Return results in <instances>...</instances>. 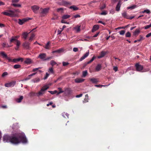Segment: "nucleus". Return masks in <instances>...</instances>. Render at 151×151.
<instances>
[{
  "label": "nucleus",
  "mask_w": 151,
  "mask_h": 151,
  "mask_svg": "<svg viewBox=\"0 0 151 151\" xmlns=\"http://www.w3.org/2000/svg\"><path fill=\"white\" fill-rule=\"evenodd\" d=\"M3 141L4 142H10L14 144H18L21 142L26 143L27 140L24 134L15 133L9 136L5 135L3 138Z\"/></svg>",
  "instance_id": "f257e3e1"
},
{
  "label": "nucleus",
  "mask_w": 151,
  "mask_h": 151,
  "mask_svg": "<svg viewBox=\"0 0 151 151\" xmlns=\"http://www.w3.org/2000/svg\"><path fill=\"white\" fill-rule=\"evenodd\" d=\"M19 12V11L18 9H14V10H8L2 13L3 14L10 17H16L17 16V14L15 12Z\"/></svg>",
  "instance_id": "f03ea898"
},
{
  "label": "nucleus",
  "mask_w": 151,
  "mask_h": 151,
  "mask_svg": "<svg viewBox=\"0 0 151 151\" xmlns=\"http://www.w3.org/2000/svg\"><path fill=\"white\" fill-rule=\"evenodd\" d=\"M56 3L60 6H66L71 5V2L66 1L64 0H55Z\"/></svg>",
  "instance_id": "7ed1b4c3"
},
{
  "label": "nucleus",
  "mask_w": 151,
  "mask_h": 151,
  "mask_svg": "<svg viewBox=\"0 0 151 151\" xmlns=\"http://www.w3.org/2000/svg\"><path fill=\"white\" fill-rule=\"evenodd\" d=\"M49 88V87L47 86H43L41 89L40 91L37 93V96H39L45 93L44 91L47 90Z\"/></svg>",
  "instance_id": "20e7f679"
},
{
  "label": "nucleus",
  "mask_w": 151,
  "mask_h": 151,
  "mask_svg": "<svg viewBox=\"0 0 151 151\" xmlns=\"http://www.w3.org/2000/svg\"><path fill=\"white\" fill-rule=\"evenodd\" d=\"M135 67L136 68V70L139 72H141L143 69V66L138 63H137L135 65Z\"/></svg>",
  "instance_id": "39448f33"
},
{
  "label": "nucleus",
  "mask_w": 151,
  "mask_h": 151,
  "mask_svg": "<svg viewBox=\"0 0 151 151\" xmlns=\"http://www.w3.org/2000/svg\"><path fill=\"white\" fill-rule=\"evenodd\" d=\"M14 41H15L16 42V43L15 44L16 45L17 47H19L20 45L21 44L20 42L17 39H16L13 37H12V39L10 40V42H13Z\"/></svg>",
  "instance_id": "423d86ee"
},
{
  "label": "nucleus",
  "mask_w": 151,
  "mask_h": 151,
  "mask_svg": "<svg viewBox=\"0 0 151 151\" xmlns=\"http://www.w3.org/2000/svg\"><path fill=\"white\" fill-rule=\"evenodd\" d=\"M122 15L124 18L130 19H132L134 18V16L130 17L127 15L126 12H124L122 13Z\"/></svg>",
  "instance_id": "0eeeda50"
},
{
  "label": "nucleus",
  "mask_w": 151,
  "mask_h": 151,
  "mask_svg": "<svg viewBox=\"0 0 151 151\" xmlns=\"http://www.w3.org/2000/svg\"><path fill=\"white\" fill-rule=\"evenodd\" d=\"M30 43L29 42H25L22 44L23 47L26 49H29L30 48Z\"/></svg>",
  "instance_id": "6e6552de"
},
{
  "label": "nucleus",
  "mask_w": 151,
  "mask_h": 151,
  "mask_svg": "<svg viewBox=\"0 0 151 151\" xmlns=\"http://www.w3.org/2000/svg\"><path fill=\"white\" fill-rule=\"evenodd\" d=\"M46 57V55L45 53H40L38 56V58L43 60H45Z\"/></svg>",
  "instance_id": "1a4fd4ad"
},
{
  "label": "nucleus",
  "mask_w": 151,
  "mask_h": 151,
  "mask_svg": "<svg viewBox=\"0 0 151 151\" xmlns=\"http://www.w3.org/2000/svg\"><path fill=\"white\" fill-rule=\"evenodd\" d=\"M39 7L36 5H34L31 7V9L33 12L36 14L37 13V11L39 9Z\"/></svg>",
  "instance_id": "9d476101"
},
{
  "label": "nucleus",
  "mask_w": 151,
  "mask_h": 151,
  "mask_svg": "<svg viewBox=\"0 0 151 151\" xmlns=\"http://www.w3.org/2000/svg\"><path fill=\"white\" fill-rule=\"evenodd\" d=\"M122 4V1L121 0H119V1L118 3L117 4L116 8V10L117 11H119L120 10V7L121 6V5Z\"/></svg>",
  "instance_id": "9b49d317"
},
{
  "label": "nucleus",
  "mask_w": 151,
  "mask_h": 151,
  "mask_svg": "<svg viewBox=\"0 0 151 151\" xmlns=\"http://www.w3.org/2000/svg\"><path fill=\"white\" fill-rule=\"evenodd\" d=\"M18 20L19 24L20 25H22L25 22L27 21V20L25 19H18Z\"/></svg>",
  "instance_id": "f8f14e48"
},
{
  "label": "nucleus",
  "mask_w": 151,
  "mask_h": 151,
  "mask_svg": "<svg viewBox=\"0 0 151 151\" xmlns=\"http://www.w3.org/2000/svg\"><path fill=\"white\" fill-rule=\"evenodd\" d=\"M106 52L105 51H102L101 52L99 55L98 56V58L100 59L104 57L106 54Z\"/></svg>",
  "instance_id": "ddd939ff"
},
{
  "label": "nucleus",
  "mask_w": 151,
  "mask_h": 151,
  "mask_svg": "<svg viewBox=\"0 0 151 151\" xmlns=\"http://www.w3.org/2000/svg\"><path fill=\"white\" fill-rule=\"evenodd\" d=\"M64 92L66 95H69L72 93V91L70 88H67L65 91Z\"/></svg>",
  "instance_id": "4468645a"
},
{
  "label": "nucleus",
  "mask_w": 151,
  "mask_h": 151,
  "mask_svg": "<svg viewBox=\"0 0 151 151\" xmlns=\"http://www.w3.org/2000/svg\"><path fill=\"white\" fill-rule=\"evenodd\" d=\"M85 80V79L81 78H77L75 80V82L78 83H80L83 82Z\"/></svg>",
  "instance_id": "2eb2a0df"
},
{
  "label": "nucleus",
  "mask_w": 151,
  "mask_h": 151,
  "mask_svg": "<svg viewBox=\"0 0 151 151\" xmlns=\"http://www.w3.org/2000/svg\"><path fill=\"white\" fill-rule=\"evenodd\" d=\"M89 52H86L83 56H82L80 59V61H81L86 58L89 55Z\"/></svg>",
  "instance_id": "dca6fc26"
},
{
  "label": "nucleus",
  "mask_w": 151,
  "mask_h": 151,
  "mask_svg": "<svg viewBox=\"0 0 151 151\" xmlns=\"http://www.w3.org/2000/svg\"><path fill=\"white\" fill-rule=\"evenodd\" d=\"M40 9L42 10V12H41V13L43 14H46L48 12L49 10V8H46L44 9H42L41 8Z\"/></svg>",
  "instance_id": "f3484780"
},
{
  "label": "nucleus",
  "mask_w": 151,
  "mask_h": 151,
  "mask_svg": "<svg viewBox=\"0 0 151 151\" xmlns=\"http://www.w3.org/2000/svg\"><path fill=\"white\" fill-rule=\"evenodd\" d=\"M32 61L29 58H26L24 61V62L25 63L29 64L32 63Z\"/></svg>",
  "instance_id": "a211bd4d"
},
{
  "label": "nucleus",
  "mask_w": 151,
  "mask_h": 151,
  "mask_svg": "<svg viewBox=\"0 0 151 151\" xmlns=\"http://www.w3.org/2000/svg\"><path fill=\"white\" fill-rule=\"evenodd\" d=\"M101 65L100 64H98L95 68L96 71H100L101 69Z\"/></svg>",
  "instance_id": "6ab92c4d"
},
{
  "label": "nucleus",
  "mask_w": 151,
  "mask_h": 151,
  "mask_svg": "<svg viewBox=\"0 0 151 151\" xmlns=\"http://www.w3.org/2000/svg\"><path fill=\"white\" fill-rule=\"evenodd\" d=\"M140 32V30L138 29H136L134 32L133 35L135 36H137L138 35Z\"/></svg>",
  "instance_id": "aec40b11"
},
{
  "label": "nucleus",
  "mask_w": 151,
  "mask_h": 151,
  "mask_svg": "<svg viewBox=\"0 0 151 151\" xmlns=\"http://www.w3.org/2000/svg\"><path fill=\"white\" fill-rule=\"evenodd\" d=\"M0 55L4 58H6V59L8 57L7 55L3 51H2L0 52Z\"/></svg>",
  "instance_id": "412c9836"
},
{
  "label": "nucleus",
  "mask_w": 151,
  "mask_h": 151,
  "mask_svg": "<svg viewBox=\"0 0 151 151\" xmlns=\"http://www.w3.org/2000/svg\"><path fill=\"white\" fill-rule=\"evenodd\" d=\"M99 26L98 25H94L92 31V32H94L96 31L99 28Z\"/></svg>",
  "instance_id": "4be33fe9"
},
{
  "label": "nucleus",
  "mask_w": 151,
  "mask_h": 151,
  "mask_svg": "<svg viewBox=\"0 0 151 151\" xmlns=\"http://www.w3.org/2000/svg\"><path fill=\"white\" fill-rule=\"evenodd\" d=\"M23 59L22 58H19L18 59H14L12 60V62L14 63H16L17 62H19L20 60H21V62L23 61Z\"/></svg>",
  "instance_id": "5701e85b"
},
{
  "label": "nucleus",
  "mask_w": 151,
  "mask_h": 151,
  "mask_svg": "<svg viewBox=\"0 0 151 151\" xmlns=\"http://www.w3.org/2000/svg\"><path fill=\"white\" fill-rule=\"evenodd\" d=\"M90 81L93 83H97L98 82L97 79L94 78H91Z\"/></svg>",
  "instance_id": "b1692460"
},
{
  "label": "nucleus",
  "mask_w": 151,
  "mask_h": 151,
  "mask_svg": "<svg viewBox=\"0 0 151 151\" xmlns=\"http://www.w3.org/2000/svg\"><path fill=\"white\" fill-rule=\"evenodd\" d=\"M30 32L28 33L27 32H24L22 34L23 36V38H24L25 40H26L27 38L28 34Z\"/></svg>",
  "instance_id": "393cba45"
},
{
  "label": "nucleus",
  "mask_w": 151,
  "mask_h": 151,
  "mask_svg": "<svg viewBox=\"0 0 151 151\" xmlns=\"http://www.w3.org/2000/svg\"><path fill=\"white\" fill-rule=\"evenodd\" d=\"M63 51V49H60L58 50H57L55 51H54L52 52V53H60Z\"/></svg>",
  "instance_id": "a878e982"
},
{
  "label": "nucleus",
  "mask_w": 151,
  "mask_h": 151,
  "mask_svg": "<svg viewBox=\"0 0 151 151\" xmlns=\"http://www.w3.org/2000/svg\"><path fill=\"white\" fill-rule=\"evenodd\" d=\"M11 5L15 7H21V5L15 3H12L11 4Z\"/></svg>",
  "instance_id": "bb28decb"
},
{
  "label": "nucleus",
  "mask_w": 151,
  "mask_h": 151,
  "mask_svg": "<svg viewBox=\"0 0 151 151\" xmlns=\"http://www.w3.org/2000/svg\"><path fill=\"white\" fill-rule=\"evenodd\" d=\"M23 97L22 96H20L19 98L16 99V101L18 103H20L23 99Z\"/></svg>",
  "instance_id": "cd10ccee"
},
{
  "label": "nucleus",
  "mask_w": 151,
  "mask_h": 151,
  "mask_svg": "<svg viewBox=\"0 0 151 151\" xmlns=\"http://www.w3.org/2000/svg\"><path fill=\"white\" fill-rule=\"evenodd\" d=\"M70 9H73L74 10H78V8L75 5H73L70 7Z\"/></svg>",
  "instance_id": "c85d7f7f"
},
{
  "label": "nucleus",
  "mask_w": 151,
  "mask_h": 151,
  "mask_svg": "<svg viewBox=\"0 0 151 151\" xmlns=\"http://www.w3.org/2000/svg\"><path fill=\"white\" fill-rule=\"evenodd\" d=\"M81 26L77 25L76 27L74 29L76 30L77 32H79L80 31V28Z\"/></svg>",
  "instance_id": "c756f323"
},
{
  "label": "nucleus",
  "mask_w": 151,
  "mask_h": 151,
  "mask_svg": "<svg viewBox=\"0 0 151 151\" xmlns=\"http://www.w3.org/2000/svg\"><path fill=\"white\" fill-rule=\"evenodd\" d=\"M16 82L15 81H12L10 83H9V84L10 85V87L14 86Z\"/></svg>",
  "instance_id": "7c9ffc66"
},
{
  "label": "nucleus",
  "mask_w": 151,
  "mask_h": 151,
  "mask_svg": "<svg viewBox=\"0 0 151 151\" xmlns=\"http://www.w3.org/2000/svg\"><path fill=\"white\" fill-rule=\"evenodd\" d=\"M62 116L64 118H66V117L68 118L69 114L66 113H65V112H63L62 113Z\"/></svg>",
  "instance_id": "2f4dec72"
},
{
  "label": "nucleus",
  "mask_w": 151,
  "mask_h": 151,
  "mask_svg": "<svg viewBox=\"0 0 151 151\" xmlns=\"http://www.w3.org/2000/svg\"><path fill=\"white\" fill-rule=\"evenodd\" d=\"M21 65L19 64H16L13 66V68L14 69H18L20 68Z\"/></svg>",
  "instance_id": "473e14b6"
},
{
  "label": "nucleus",
  "mask_w": 151,
  "mask_h": 151,
  "mask_svg": "<svg viewBox=\"0 0 151 151\" xmlns=\"http://www.w3.org/2000/svg\"><path fill=\"white\" fill-rule=\"evenodd\" d=\"M142 13H146L147 14H150V11L149 9H145L143 11L141 12Z\"/></svg>",
  "instance_id": "72a5a7b5"
},
{
  "label": "nucleus",
  "mask_w": 151,
  "mask_h": 151,
  "mask_svg": "<svg viewBox=\"0 0 151 151\" xmlns=\"http://www.w3.org/2000/svg\"><path fill=\"white\" fill-rule=\"evenodd\" d=\"M50 64L52 66H53L57 64V63L54 60H51L50 62Z\"/></svg>",
  "instance_id": "f704fd0d"
},
{
  "label": "nucleus",
  "mask_w": 151,
  "mask_h": 151,
  "mask_svg": "<svg viewBox=\"0 0 151 151\" xmlns=\"http://www.w3.org/2000/svg\"><path fill=\"white\" fill-rule=\"evenodd\" d=\"M35 36V35L34 34L32 33L31 34V36L29 38V40L30 41H32L34 37Z\"/></svg>",
  "instance_id": "c9c22d12"
},
{
  "label": "nucleus",
  "mask_w": 151,
  "mask_h": 151,
  "mask_svg": "<svg viewBox=\"0 0 151 151\" xmlns=\"http://www.w3.org/2000/svg\"><path fill=\"white\" fill-rule=\"evenodd\" d=\"M88 94H86L85 96V99H84V102L86 103L87 102H88Z\"/></svg>",
  "instance_id": "e433bc0d"
},
{
  "label": "nucleus",
  "mask_w": 151,
  "mask_h": 151,
  "mask_svg": "<svg viewBox=\"0 0 151 151\" xmlns=\"http://www.w3.org/2000/svg\"><path fill=\"white\" fill-rule=\"evenodd\" d=\"M70 17V16L69 15H64L62 16V18L63 19H66Z\"/></svg>",
  "instance_id": "4c0bfd02"
},
{
  "label": "nucleus",
  "mask_w": 151,
  "mask_h": 151,
  "mask_svg": "<svg viewBox=\"0 0 151 151\" xmlns=\"http://www.w3.org/2000/svg\"><path fill=\"white\" fill-rule=\"evenodd\" d=\"M137 6L135 5H133V6H131L128 7H127V9H133L136 7Z\"/></svg>",
  "instance_id": "58836bf2"
},
{
  "label": "nucleus",
  "mask_w": 151,
  "mask_h": 151,
  "mask_svg": "<svg viewBox=\"0 0 151 151\" xmlns=\"http://www.w3.org/2000/svg\"><path fill=\"white\" fill-rule=\"evenodd\" d=\"M58 89L59 91L58 92V93H57L58 95H59V94H60V93H63L64 92V91L62 90V88H58Z\"/></svg>",
  "instance_id": "ea45409f"
},
{
  "label": "nucleus",
  "mask_w": 151,
  "mask_h": 151,
  "mask_svg": "<svg viewBox=\"0 0 151 151\" xmlns=\"http://www.w3.org/2000/svg\"><path fill=\"white\" fill-rule=\"evenodd\" d=\"M2 46L3 47H9L8 44H7L6 43H4L3 44H2Z\"/></svg>",
  "instance_id": "a19ab883"
},
{
  "label": "nucleus",
  "mask_w": 151,
  "mask_h": 151,
  "mask_svg": "<svg viewBox=\"0 0 151 151\" xmlns=\"http://www.w3.org/2000/svg\"><path fill=\"white\" fill-rule=\"evenodd\" d=\"M50 42H47L46 45H45V48L47 49H49V45Z\"/></svg>",
  "instance_id": "79ce46f5"
},
{
  "label": "nucleus",
  "mask_w": 151,
  "mask_h": 151,
  "mask_svg": "<svg viewBox=\"0 0 151 151\" xmlns=\"http://www.w3.org/2000/svg\"><path fill=\"white\" fill-rule=\"evenodd\" d=\"M88 73L87 71V70H85L83 71V76L84 77L86 76Z\"/></svg>",
  "instance_id": "37998d69"
},
{
  "label": "nucleus",
  "mask_w": 151,
  "mask_h": 151,
  "mask_svg": "<svg viewBox=\"0 0 151 151\" xmlns=\"http://www.w3.org/2000/svg\"><path fill=\"white\" fill-rule=\"evenodd\" d=\"M32 81L34 83H37L40 81V79L39 78H36L32 80Z\"/></svg>",
  "instance_id": "c03bdc74"
},
{
  "label": "nucleus",
  "mask_w": 151,
  "mask_h": 151,
  "mask_svg": "<svg viewBox=\"0 0 151 151\" xmlns=\"http://www.w3.org/2000/svg\"><path fill=\"white\" fill-rule=\"evenodd\" d=\"M48 92L52 94H54L56 93H58V91L56 90H55L54 91H48Z\"/></svg>",
  "instance_id": "a18cd8bd"
},
{
  "label": "nucleus",
  "mask_w": 151,
  "mask_h": 151,
  "mask_svg": "<svg viewBox=\"0 0 151 151\" xmlns=\"http://www.w3.org/2000/svg\"><path fill=\"white\" fill-rule=\"evenodd\" d=\"M131 36V34L129 32H128L125 34V36L126 37H129Z\"/></svg>",
  "instance_id": "49530a36"
},
{
  "label": "nucleus",
  "mask_w": 151,
  "mask_h": 151,
  "mask_svg": "<svg viewBox=\"0 0 151 151\" xmlns=\"http://www.w3.org/2000/svg\"><path fill=\"white\" fill-rule=\"evenodd\" d=\"M119 34L120 35H123L125 33V31L124 30H122L119 31Z\"/></svg>",
  "instance_id": "de8ad7c7"
},
{
  "label": "nucleus",
  "mask_w": 151,
  "mask_h": 151,
  "mask_svg": "<svg viewBox=\"0 0 151 151\" xmlns=\"http://www.w3.org/2000/svg\"><path fill=\"white\" fill-rule=\"evenodd\" d=\"M69 64V63L68 62H63V66H65Z\"/></svg>",
  "instance_id": "09e8293b"
},
{
  "label": "nucleus",
  "mask_w": 151,
  "mask_h": 151,
  "mask_svg": "<svg viewBox=\"0 0 151 151\" xmlns=\"http://www.w3.org/2000/svg\"><path fill=\"white\" fill-rule=\"evenodd\" d=\"M106 6V5L105 4H104L103 6H101L100 7V9L101 10H103L105 9Z\"/></svg>",
  "instance_id": "8fccbe9b"
},
{
  "label": "nucleus",
  "mask_w": 151,
  "mask_h": 151,
  "mask_svg": "<svg viewBox=\"0 0 151 151\" xmlns=\"http://www.w3.org/2000/svg\"><path fill=\"white\" fill-rule=\"evenodd\" d=\"M20 0H12V3H16L18 2Z\"/></svg>",
  "instance_id": "3c124183"
},
{
  "label": "nucleus",
  "mask_w": 151,
  "mask_h": 151,
  "mask_svg": "<svg viewBox=\"0 0 151 151\" xmlns=\"http://www.w3.org/2000/svg\"><path fill=\"white\" fill-rule=\"evenodd\" d=\"M49 71L52 73H53L54 71L53 68H49Z\"/></svg>",
  "instance_id": "603ef678"
},
{
  "label": "nucleus",
  "mask_w": 151,
  "mask_h": 151,
  "mask_svg": "<svg viewBox=\"0 0 151 151\" xmlns=\"http://www.w3.org/2000/svg\"><path fill=\"white\" fill-rule=\"evenodd\" d=\"M8 75V73L7 72H4L3 73L2 75V77H4Z\"/></svg>",
  "instance_id": "864d4df0"
},
{
  "label": "nucleus",
  "mask_w": 151,
  "mask_h": 151,
  "mask_svg": "<svg viewBox=\"0 0 151 151\" xmlns=\"http://www.w3.org/2000/svg\"><path fill=\"white\" fill-rule=\"evenodd\" d=\"M107 14V13L105 11H104L100 14L101 15H106Z\"/></svg>",
  "instance_id": "5fc2aeb1"
},
{
  "label": "nucleus",
  "mask_w": 151,
  "mask_h": 151,
  "mask_svg": "<svg viewBox=\"0 0 151 151\" xmlns=\"http://www.w3.org/2000/svg\"><path fill=\"white\" fill-rule=\"evenodd\" d=\"M63 8H58L57 9V12H60V11H62L63 10Z\"/></svg>",
  "instance_id": "6e6d98bb"
},
{
  "label": "nucleus",
  "mask_w": 151,
  "mask_h": 151,
  "mask_svg": "<svg viewBox=\"0 0 151 151\" xmlns=\"http://www.w3.org/2000/svg\"><path fill=\"white\" fill-rule=\"evenodd\" d=\"M81 17L79 15V14H76V15H75L73 17H73H74L75 18H78V17Z\"/></svg>",
  "instance_id": "4d7b16f0"
},
{
  "label": "nucleus",
  "mask_w": 151,
  "mask_h": 151,
  "mask_svg": "<svg viewBox=\"0 0 151 151\" xmlns=\"http://www.w3.org/2000/svg\"><path fill=\"white\" fill-rule=\"evenodd\" d=\"M49 75V74H48L47 73H46V75H45V77L44 78V79L45 80L47 78V77H48Z\"/></svg>",
  "instance_id": "13d9d810"
},
{
  "label": "nucleus",
  "mask_w": 151,
  "mask_h": 151,
  "mask_svg": "<svg viewBox=\"0 0 151 151\" xmlns=\"http://www.w3.org/2000/svg\"><path fill=\"white\" fill-rule=\"evenodd\" d=\"M6 59L8 60V62H12V60L9 57H7Z\"/></svg>",
  "instance_id": "bf43d9fd"
},
{
  "label": "nucleus",
  "mask_w": 151,
  "mask_h": 151,
  "mask_svg": "<svg viewBox=\"0 0 151 151\" xmlns=\"http://www.w3.org/2000/svg\"><path fill=\"white\" fill-rule=\"evenodd\" d=\"M95 86L97 87H101L103 86H104L101 85H95Z\"/></svg>",
  "instance_id": "052dcab7"
},
{
  "label": "nucleus",
  "mask_w": 151,
  "mask_h": 151,
  "mask_svg": "<svg viewBox=\"0 0 151 151\" xmlns=\"http://www.w3.org/2000/svg\"><path fill=\"white\" fill-rule=\"evenodd\" d=\"M151 27V26H150V25H147L144 28L145 29H148L149 28Z\"/></svg>",
  "instance_id": "680f3d73"
},
{
  "label": "nucleus",
  "mask_w": 151,
  "mask_h": 151,
  "mask_svg": "<svg viewBox=\"0 0 151 151\" xmlns=\"http://www.w3.org/2000/svg\"><path fill=\"white\" fill-rule=\"evenodd\" d=\"M113 69L115 72H116L118 70V68L117 67L114 66Z\"/></svg>",
  "instance_id": "e2e57ef3"
},
{
  "label": "nucleus",
  "mask_w": 151,
  "mask_h": 151,
  "mask_svg": "<svg viewBox=\"0 0 151 151\" xmlns=\"http://www.w3.org/2000/svg\"><path fill=\"white\" fill-rule=\"evenodd\" d=\"M78 48L76 47H74L73 48V50L74 52H76L78 51Z\"/></svg>",
  "instance_id": "0e129e2a"
},
{
  "label": "nucleus",
  "mask_w": 151,
  "mask_h": 151,
  "mask_svg": "<svg viewBox=\"0 0 151 151\" xmlns=\"http://www.w3.org/2000/svg\"><path fill=\"white\" fill-rule=\"evenodd\" d=\"M98 22V23H101L102 24H103L104 25H105L106 24L105 23L101 21H99Z\"/></svg>",
  "instance_id": "69168bd1"
},
{
  "label": "nucleus",
  "mask_w": 151,
  "mask_h": 151,
  "mask_svg": "<svg viewBox=\"0 0 151 151\" xmlns=\"http://www.w3.org/2000/svg\"><path fill=\"white\" fill-rule=\"evenodd\" d=\"M41 68L39 67L37 68H34L33 69V71L35 72L37 70H38L39 69H41Z\"/></svg>",
  "instance_id": "338daca9"
},
{
  "label": "nucleus",
  "mask_w": 151,
  "mask_h": 151,
  "mask_svg": "<svg viewBox=\"0 0 151 151\" xmlns=\"http://www.w3.org/2000/svg\"><path fill=\"white\" fill-rule=\"evenodd\" d=\"M5 87H10V86L9 83H7L5 84Z\"/></svg>",
  "instance_id": "774afa93"
}]
</instances>
